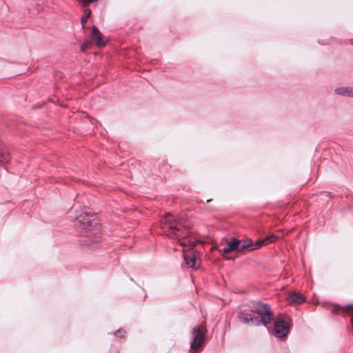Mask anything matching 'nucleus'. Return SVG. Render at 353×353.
<instances>
[{
    "label": "nucleus",
    "instance_id": "10",
    "mask_svg": "<svg viewBox=\"0 0 353 353\" xmlns=\"http://www.w3.org/2000/svg\"><path fill=\"white\" fill-rule=\"evenodd\" d=\"M350 87H341L336 89L335 92L339 95L350 97Z\"/></svg>",
    "mask_w": 353,
    "mask_h": 353
},
{
    "label": "nucleus",
    "instance_id": "3",
    "mask_svg": "<svg viewBox=\"0 0 353 353\" xmlns=\"http://www.w3.org/2000/svg\"><path fill=\"white\" fill-rule=\"evenodd\" d=\"M75 225L81 232H91L93 234V239H90V243H98L100 241L99 228L92 215L87 212L81 214L75 220Z\"/></svg>",
    "mask_w": 353,
    "mask_h": 353
},
{
    "label": "nucleus",
    "instance_id": "7",
    "mask_svg": "<svg viewBox=\"0 0 353 353\" xmlns=\"http://www.w3.org/2000/svg\"><path fill=\"white\" fill-rule=\"evenodd\" d=\"M305 301V297L295 292H290L288 296V302L290 305H299Z\"/></svg>",
    "mask_w": 353,
    "mask_h": 353
},
{
    "label": "nucleus",
    "instance_id": "5",
    "mask_svg": "<svg viewBox=\"0 0 353 353\" xmlns=\"http://www.w3.org/2000/svg\"><path fill=\"white\" fill-rule=\"evenodd\" d=\"M207 330L204 324H201L192 329V341L190 343L191 349L197 350L201 347L205 341Z\"/></svg>",
    "mask_w": 353,
    "mask_h": 353
},
{
    "label": "nucleus",
    "instance_id": "12",
    "mask_svg": "<svg viewBox=\"0 0 353 353\" xmlns=\"http://www.w3.org/2000/svg\"><path fill=\"white\" fill-rule=\"evenodd\" d=\"M266 320L268 319L269 321L273 319V315L270 312V307L266 304Z\"/></svg>",
    "mask_w": 353,
    "mask_h": 353
},
{
    "label": "nucleus",
    "instance_id": "9",
    "mask_svg": "<svg viewBox=\"0 0 353 353\" xmlns=\"http://www.w3.org/2000/svg\"><path fill=\"white\" fill-rule=\"evenodd\" d=\"M332 311L339 312L341 311L343 313H349L351 315V325L353 329V305H347L345 307H341L339 305H332Z\"/></svg>",
    "mask_w": 353,
    "mask_h": 353
},
{
    "label": "nucleus",
    "instance_id": "18",
    "mask_svg": "<svg viewBox=\"0 0 353 353\" xmlns=\"http://www.w3.org/2000/svg\"><path fill=\"white\" fill-rule=\"evenodd\" d=\"M350 91V97H353V88H351Z\"/></svg>",
    "mask_w": 353,
    "mask_h": 353
},
{
    "label": "nucleus",
    "instance_id": "2",
    "mask_svg": "<svg viewBox=\"0 0 353 353\" xmlns=\"http://www.w3.org/2000/svg\"><path fill=\"white\" fill-rule=\"evenodd\" d=\"M239 320L252 325H265V305L257 303L243 307L238 316Z\"/></svg>",
    "mask_w": 353,
    "mask_h": 353
},
{
    "label": "nucleus",
    "instance_id": "17",
    "mask_svg": "<svg viewBox=\"0 0 353 353\" xmlns=\"http://www.w3.org/2000/svg\"><path fill=\"white\" fill-rule=\"evenodd\" d=\"M90 14H91V11H90V10H87V11H86V15H85V17L88 18V17H90Z\"/></svg>",
    "mask_w": 353,
    "mask_h": 353
},
{
    "label": "nucleus",
    "instance_id": "6",
    "mask_svg": "<svg viewBox=\"0 0 353 353\" xmlns=\"http://www.w3.org/2000/svg\"><path fill=\"white\" fill-rule=\"evenodd\" d=\"M290 328V326L287 321V318L285 316H281L275 323L274 334L277 338L284 339L288 334Z\"/></svg>",
    "mask_w": 353,
    "mask_h": 353
},
{
    "label": "nucleus",
    "instance_id": "4",
    "mask_svg": "<svg viewBox=\"0 0 353 353\" xmlns=\"http://www.w3.org/2000/svg\"><path fill=\"white\" fill-rule=\"evenodd\" d=\"M265 242V240L257 241L255 244L252 243L250 239L238 240L236 238H232L230 241H227L226 246L223 249H219V251L224 256L232 252H241L246 248H250V250H254L259 247Z\"/></svg>",
    "mask_w": 353,
    "mask_h": 353
},
{
    "label": "nucleus",
    "instance_id": "19",
    "mask_svg": "<svg viewBox=\"0 0 353 353\" xmlns=\"http://www.w3.org/2000/svg\"><path fill=\"white\" fill-rule=\"evenodd\" d=\"M214 249H216V247H212V248H211V250H213Z\"/></svg>",
    "mask_w": 353,
    "mask_h": 353
},
{
    "label": "nucleus",
    "instance_id": "16",
    "mask_svg": "<svg viewBox=\"0 0 353 353\" xmlns=\"http://www.w3.org/2000/svg\"><path fill=\"white\" fill-rule=\"evenodd\" d=\"M87 18L88 17H86L81 18V22L83 24H84L86 22Z\"/></svg>",
    "mask_w": 353,
    "mask_h": 353
},
{
    "label": "nucleus",
    "instance_id": "1",
    "mask_svg": "<svg viewBox=\"0 0 353 353\" xmlns=\"http://www.w3.org/2000/svg\"><path fill=\"white\" fill-rule=\"evenodd\" d=\"M162 229L165 235L170 238L178 239L179 244L183 247V254L187 265L197 269L200 265V260L196 251L193 249L198 241L188 239L190 232L181 222L175 218L168 214L162 223Z\"/></svg>",
    "mask_w": 353,
    "mask_h": 353
},
{
    "label": "nucleus",
    "instance_id": "14",
    "mask_svg": "<svg viewBox=\"0 0 353 353\" xmlns=\"http://www.w3.org/2000/svg\"><path fill=\"white\" fill-rule=\"evenodd\" d=\"M124 333H125L124 331H123L121 330H119L114 332V335L118 337H121Z\"/></svg>",
    "mask_w": 353,
    "mask_h": 353
},
{
    "label": "nucleus",
    "instance_id": "8",
    "mask_svg": "<svg viewBox=\"0 0 353 353\" xmlns=\"http://www.w3.org/2000/svg\"><path fill=\"white\" fill-rule=\"evenodd\" d=\"M92 37L94 42L98 47H103L105 41L103 39L102 34L96 26L92 27Z\"/></svg>",
    "mask_w": 353,
    "mask_h": 353
},
{
    "label": "nucleus",
    "instance_id": "15",
    "mask_svg": "<svg viewBox=\"0 0 353 353\" xmlns=\"http://www.w3.org/2000/svg\"><path fill=\"white\" fill-rule=\"evenodd\" d=\"M88 46H89V43H83V44L81 46V51H83V52L85 51V50L88 48Z\"/></svg>",
    "mask_w": 353,
    "mask_h": 353
},
{
    "label": "nucleus",
    "instance_id": "13",
    "mask_svg": "<svg viewBox=\"0 0 353 353\" xmlns=\"http://www.w3.org/2000/svg\"><path fill=\"white\" fill-rule=\"evenodd\" d=\"M275 239H276V236H266V239H265L266 244L268 243L274 242L275 241Z\"/></svg>",
    "mask_w": 353,
    "mask_h": 353
},
{
    "label": "nucleus",
    "instance_id": "11",
    "mask_svg": "<svg viewBox=\"0 0 353 353\" xmlns=\"http://www.w3.org/2000/svg\"><path fill=\"white\" fill-rule=\"evenodd\" d=\"M9 161H10L9 154L4 150H0V163H6L9 162Z\"/></svg>",
    "mask_w": 353,
    "mask_h": 353
}]
</instances>
